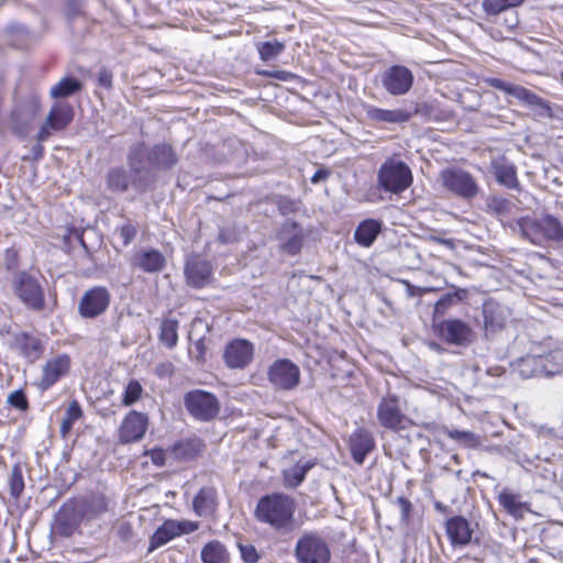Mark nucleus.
I'll use <instances>...</instances> for the list:
<instances>
[{"label": "nucleus", "instance_id": "f257e3e1", "mask_svg": "<svg viewBox=\"0 0 563 563\" xmlns=\"http://www.w3.org/2000/svg\"><path fill=\"white\" fill-rule=\"evenodd\" d=\"M178 162L174 148L161 143L148 148L140 142L132 145L128 153V166L132 173V187L140 191L147 190L155 181L154 170L172 169Z\"/></svg>", "mask_w": 563, "mask_h": 563}, {"label": "nucleus", "instance_id": "f03ea898", "mask_svg": "<svg viewBox=\"0 0 563 563\" xmlns=\"http://www.w3.org/2000/svg\"><path fill=\"white\" fill-rule=\"evenodd\" d=\"M295 511L294 498L286 494L273 493L258 499L254 517L277 532H289L294 527Z\"/></svg>", "mask_w": 563, "mask_h": 563}, {"label": "nucleus", "instance_id": "7ed1b4c3", "mask_svg": "<svg viewBox=\"0 0 563 563\" xmlns=\"http://www.w3.org/2000/svg\"><path fill=\"white\" fill-rule=\"evenodd\" d=\"M517 225L521 238L532 244L543 245L548 241H563V227L552 216H544L541 219L520 218Z\"/></svg>", "mask_w": 563, "mask_h": 563}, {"label": "nucleus", "instance_id": "20e7f679", "mask_svg": "<svg viewBox=\"0 0 563 563\" xmlns=\"http://www.w3.org/2000/svg\"><path fill=\"white\" fill-rule=\"evenodd\" d=\"M13 295L29 309L42 311L45 308V291L40 279L27 271H16L10 279Z\"/></svg>", "mask_w": 563, "mask_h": 563}, {"label": "nucleus", "instance_id": "39448f33", "mask_svg": "<svg viewBox=\"0 0 563 563\" xmlns=\"http://www.w3.org/2000/svg\"><path fill=\"white\" fill-rule=\"evenodd\" d=\"M411 184V170L402 161L389 158L378 169L377 186L386 192L399 195L408 189Z\"/></svg>", "mask_w": 563, "mask_h": 563}, {"label": "nucleus", "instance_id": "423d86ee", "mask_svg": "<svg viewBox=\"0 0 563 563\" xmlns=\"http://www.w3.org/2000/svg\"><path fill=\"white\" fill-rule=\"evenodd\" d=\"M439 183L452 195L472 200L479 192V186L476 178L461 167H448L439 174Z\"/></svg>", "mask_w": 563, "mask_h": 563}, {"label": "nucleus", "instance_id": "0eeeda50", "mask_svg": "<svg viewBox=\"0 0 563 563\" xmlns=\"http://www.w3.org/2000/svg\"><path fill=\"white\" fill-rule=\"evenodd\" d=\"M294 555L298 563H330L331 561L330 547L317 532L302 533L296 542Z\"/></svg>", "mask_w": 563, "mask_h": 563}, {"label": "nucleus", "instance_id": "6e6552de", "mask_svg": "<svg viewBox=\"0 0 563 563\" xmlns=\"http://www.w3.org/2000/svg\"><path fill=\"white\" fill-rule=\"evenodd\" d=\"M188 412L200 421L214 419L220 411V404L214 395L205 390H191L184 397Z\"/></svg>", "mask_w": 563, "mask_h": 563}, {"label": "nucleus", "instance_id": "1a4fd4ad", "mask_svg": "<svg viewBox=\"0 0 563 563\" xmlns=\"http://www.w3.org/2000/svg\"><path fill=\"white\" fill-rule=\"evenodd\" d=\"M438 336L445 343L467 346L475 341L476 334L473 328L465 321L450 318L434 324Z\"/></svg>", "mask_w": 563, "mask_h": 563}, {"label": "nucleus", "instance_id": "9d476101", "mask_svg": "<svg viewBox=\"0 0 563 563\" xmlns=\"http://www.w3.org/2000/svg\"><path fill=\"white\" fill-rule=\"evenodd\" d=\"M86 506L76 500L65 503L55 516L53 532L68 538L78 529L85 518Z\"/></svg>", "mask_w": 563, "mask_h": 563}, {"label": "nucleus", "instance_id": "9b49d317", "mask_svg": "<svg viewBox=\"0 0 563 563\" xmlns=\"http://www.w3.org/2000/svg\"><path fill=\"white\" fill-rule=\"evenodd\" d=\"M271 384L282 390L294 389L300 380V369L290 360L280 358L275 361L267 372Z\"/></svg>", "mask_w": 563, "mask_h": 563}, {"label": "nucleus", "instance_id": "f8f14e48", "mask_svg": "<svg viewBox=\"0 0 563 563\" xmlns=\"http://www.w3.org/2000/svg\"><path fill=\"white\" fill-rule=\"evenodd\" d=\"M74 119L73 107L65 101H55L46 117L44 124L41 126L37 139L40 142L46 141L51 131H62L68 126Z\"/></svg>", "mask_w": 563, "mask_h": 563}, {"label": "nucleus", "instance_id": "ddd939ff", "mask_svg": "<svg viewBox=\"0 0 563 563\" xmlns=\"http://www.w3.org/2000/svg\"><path fill=\"white\" fill-rule=\"evenodd\" d=\"M110 298V292L106 287H92L81 297L78 303V312L85 319L97 318L108 309Z\"/></svg>", "mask_w": 563, "mask_h": 563}, {"label": "nucleus", "instance_id": "4468645a", "mask_svg": "<svg viewBox=\"0 0 563 563\" xmlns=\"http://www.w3.org/2000/svg\"><path fill=\"white\" fill-rule=\"evenodd\" d=\"M413 84L411 70L401 65H394L382 74V85L391 96L407 93Z\"/></svg>", "mask_w": 563, "mask_h": 563}, {"label": "nucleus", "instance_id": "2eb2a0df", "mask_svg": "<svg viewBox=\"0 0 563 563\" xmlns=\"http://www.w3.org/2000/svg\"><path fill=\"white\" fill-rule=\"evenodd\" d=\"M377 420L386 429L398 430L405 428L407 417L395 395H388L380 400L377 407Z\"/></svg>", "mask_w": 563, "mask_h": 563}, {"label": "nucleus", "instance_id": "dca6fc26", "mask_svg": "<svg viewBox=\"0 0 563 563\" xmlns=\"http://www.w3.org/2000/svg\"><path fill=\"white\" fill-rule=\"evenodd\" d=\"M70 357L67 354H57L48 358L42 368L37 386L42 390L51 388L56 382L68 374Z\"/></svg>", "mask_w": 563, "mask_h": 563}, {"label": "nucleus", "instance_id": "f3484780", "mask_svg": "<svg viewBox=\"0 0 563 563\" xmlns=\"http://www.w3.org/2000/svg\"><path fill=\"white\" fill-rule=\"evenodd\" d=\"M148 427V418L145 413L132 410L123 419L119 429L121 443L137 442L143 439Z\"/></svg>", "mask_w": 563, "mask_h": 563}, {"label": "nucleus", "instance_id": "a211bd4d", "mask_svg": "<svg viewBox=\"0 0 563 563\" xmlns=\"http://www.w3.org/2000/svg\"><path fill=\"white\" fill-rule=\"evenodd\" d=\"M130 264L133 269H139L147 274H155L165 268L166 258L158 250L141 249L133 253Z\"/></svg>", "mask_w": 563, "mask_h": 563}, {"label": "nucleus", "instance_id": "6ab92c4d", "mask_svg": "<svg viewBox=\"0 0 563 563\" xmlns=\"http://www.w3.org/2000/svg\"><path fill=\"white\" fill-rule=\"evenodd\" d=\"M185 275L190 286L201 288L211 280L212 265L198 255L190 256L185 265Z\"/></svg>", "mask_w": 563, "mask_h": 563}, {"label": "nucleus", "instance_id": "aec40b11", "mask_svg": "<svg viewBox=\"0 0 563 563\" xmlns=\"http://www.w3.org/2000/svg\"><path fill=\"white\" fill-rule=\"evenodd\" d=\"M223 358L230 368H244L253 358V345L246 340H233L225 346Z\"/></svg>", "mask_w": 563, "mask_h": 563}, {"label": "nucleus", "instance_id": "412c9836", "mask_svg": "<svg viewBox=\"0 0 563 563\" xmlns=\"http://www.w3.org/2000/svg\"><path fill=\"white\" fill-rule=\"evenodd\" d=\"M484 330L486 336L504 329L509 317L508 309L494 300H487L483 305Z\"/></svg>", "mask_w": 563, "mask_h": 563}, {"label": "nucleus", "instance_id": "4be33fe9", "mask_svg": "<svg viewBox=\"0 0 563 563\" xmlns=\"http://www.w3.org/2000/svg\"><path fill=\"white\" fill-rule=\"evenodd\" d=\"M532 366L533 376H553L563 371V353L554 351L544 356H532L525 361Z\"/></svg>", "mask_w": 563, "mask_h": 563}, {"label": "nucleus", "instance_id": "5701e85b", "mask_svg": "<svg viewBox=\"0 0 563 563\" xmlns=\"http://www.w3.org/2000/svg\"><path fill=\"white\" fill-rule=\"evenodd\" d=\"M349 449L353 461L363 464L367 454L375 449V439L368 430L357 428L349 438Z\"/></svg>", "mask_w": 563, "mask_h": 563}, {"label": "nucleus", "instance_id": "b1692460", "mask_svg": "<svg viewBox=\"0 0 563 563\" xmlns=\"http://www.w3.org/2000/svg\"><path fill=\"white\" fill-rule=\"evenodd\" d=\"M366 118L374 123L400 124L410 120L411 113L405 109H382L364 104Z\"/></svg>", "mask_w": 563, "mask_h": 563}, {"label": "nucleus", "instance_id": "393cba45", "mask_svg": "<svg viewBox=\"0 0 563 563\" xmlns=\"http://www.w3.org/2000/svg\"><path fill=\"white\" fill-rule=\"evenodd\" d=\"M446 534L453 547L466 545L472 541L473 529L462 516H454L445 523Z\"/></svg>", "mask_w": 563, "mask_h": 563}, {"label": "nucleus", "instance_id": "a878e982", "mask_svg": "<svg viewBox=\"0 0 563 563\" xmlns=\"http://www.w3.org/2000/svg\"><path fill=\"white\" fill-rule=\"evenodd\" d=\"M492 173L496 181L508 189H520V183L517 177V169L514 164L506 159H496L490 164Z\"/></svg>", "mask_w": 563, "mask_h": 563}, {"label": "nucleus", "instance_id": "bb28decb", "mask_svg": "<svg viewBox=\"0 0 563 563\" xmlns=\"http://www.w3.org/2000/svg\"><path fill=\"white\" fill-rule=\"evenodd\" d=\"M205 448L202 441L198 438L184 439L176 442L169 450L170 459L188 461L195 459Z\"/></svg>", "mask_w": 563, "mask_h": 563}, {"label": "nucleus", "instance_id": "cd10ccee", "mask_svg": "<svg viewBox=\"0 0 563 563\" xmlns=\"http://www.w3.org/2000/svg\"><path fill=\"white\" fill-rule=\"evenodd\" d=\"M192 507L199 517L213 515L218 507L217 490L213 487H202L195 496Z\"/></svg>", "mask_w": 563, "mask_h": 563}, {"label": "nucleus", "instance_id": "c85d7f7f", "mask_svg": "<svg viewBox=\"0 0 563 563\" xmlns=\"http://www.w3.org/2000/svg\"><path fill=\"white\" fill-rule=\"evenodd\" d=\"M452 289L453 291H449L442 295L435 302L433 309V320L439 317H443L450 308L459 305L468 297V290L466 288L452 286Z\"/></svg>", "mask_w": 563, "mask_h": 563}, {"label": "nucleus", "instance_id": "c756f323", "mask_svg": "<svg viewBox=\"0 0 563 563\" xmlns=\"http://www.w3.org/2000/svg\"><path fill=\"white\" fill-rule=\"evenodd\" d=\"M180 534H181V528H180L178 521L166 520L152 536L148 550L153 551V550L166 544L172 539H174Z\"/></svg>", "mask_w": 563, "mask_h": 563}, {"label": "nucleus", "instance_id": "7c9ffc66", "mask_svg": "<svg viewBox=\"0 0 563 563\" xmlns=\"http://www.w3.org/2000/svg\"><path fill=\"white\" fill-rule=\"evenodd\" d=\"M16 343L20 353L31 363L38 360L44 352V345L41 340L27 333L20 334Z\"/></svg>", "mask_w": 563, "mask_h": 563}, {"label": "nucleus", "instance_id": "2f4dec72", "mask_svg": "<svg viewBox=\"0 0 563 563\" xmlns=\"http://www.w3.org/2000/svg\"><path fill=\"white\" fill-rule=\"evenodd\" d=\"M516 93L517 99L525 102L534 112L536 117L545 118L552 115L548 102L532 91L522 87V89L517 90Z\"/></svg>", "mask_w": 563, "mask_h": 563}, {"label": "nucleus", "instance_id": "473e14b6", "mask_svg": "<svg viewBox=\"0 0 563 563\" xmlns=\"http://www.w3.org/2000/svg\"><path fill=\"white\" fill-rule=\"evenodd\" d=\"M380 229L382 224L379 221L374 219L364 220L356 228L354 239L360 245L368 247L376 240Z\"/></svg>", "mask_w": 563, "mask_h": 563}, {"label": "nucleus", "instance_id": "72a5a7b5", "mask_svg": "<svg viewBox=\"0 0 563 563\" xmlns=\"http://www.w3.org/2000/svg\"><path fill=\"white\" fill-rule=\"evenodd\" d=\"M283 232L291 234L282 245V250L290 255H296L302 246L303 233L297 222L286 221L283 224Z\"/></svg>", "mask_w": 563, "mask_h": 563}, {"label": "nucleus", "instance_id": "f704fd0d", "mask_svg": "<svg viewBox=\"0 0 563 563\" xmlns=\"http://www.w3.org/2000/svg\"><path fill=\"white\" fill-rule=\"evenodd\" d=\"M200 556L202 563H229L227 548L218 540H212L205 544Z\"/></svg>", "mask_w": 563, "mask_h": 563}, {"label": "nucleus", "instance_id": "c9c22d12", "mask_svg": "<svg viewBox=\"0 0 563 563\" xmlns=\"http://www.w3.org/2000/svg\"><path fill=\"white\" fill-rule=\"evenodd\" d=\"M81 88L82 85L78 79L65 77L51 88L49 96L58 101V99L67 98L79 92Z\"/></svg>", "mask_w": 563, "mask_h": 563}, {"label": "nucleus", "instance_id": "e433bc0d", "mask_svg": "<svg viewBox=\"0 0 563 563\" xmlns=\"http://www.w3.org/2000/svg\"><path fill=\"white\" fill-rule=\"evenodd\" d=\"M107 184L112 191H125L132 185V173H126L122 167H115L109 170Z\"/></svg>", "mask_w": 563, "mask_h": 563}, {"label": "nucleus", "instance_id": "4c0bfd02", "mask_svg": "<svg viewBox=\"0 0 563 563\" xmlns=\"http://www.w3.org/2000/svg\"><path fill=\"white\" fill-rule=\"evenodd\" d=\"M512 202L498 195H490L486 198V211L496 217H506L510 214Z\"/></svg>", "mask_w": 563, "mask_h": 563}, {"label": "nucleus", "instance_id": "58836bf2", "mask_svg": "<svg viewBox=\"0 0 563 563\" xmlns=\"http://www.w3.org/2000/svg\"><path fill=\"white\" fill-rule=\"evenodd\" d=\"M178 321L175 319H165L161 324L159 340L168 349L176 346L178 341Z\"/></svg>", "mask_w": 563, "mask_h": 563}, {"label": "nucleus", "instance_id": "ea45409f", "mask_svg": "<svg viewBox=\"0 0 563 563\" xmlns=\"http://www.w3.org/2000/svg\"><path fill=\"white\" fill-rule=\"evenodd\" d=\"M86 506L85 518L97 517L108 510V499L104 495H93L89 500L79 501Z\"/></svg>", "mask_w": 563, "mask_h": 563}, {"label": "nucleus", "instance_id": "a19ab883", "mask_svg": "<svg viewBox=\"0 0 563 563\" xmlns=\"http://www.w3.org/2000/svg\"><path fill=\"white\" fill-rule=\"evenodd\" d=\"M525 0H483L482 8L487 15L499 13L520 5Z\"/></svg>", "mask_w": 563, "mask_h": 563}, {"label": "nucleus", "instance_id": "79ce46f5", "mask_svg": "<svg viewBox=\"0 0 563 563\" xmlns=\"http://www.w3.org/2000/svg\"><path fill=\"white\" fill-rule=\"evenodd\" d=\"M311 465L309 463L306 464H296L291 468L284 472V478L286 486L288 487H297L299 486L305 477L308 471L310 470Z\"/></svg>", "mask_w": 563, "mask_h": 563}, {"label": "nucleus", "instance_id": "37998d69", "mask_svg": "<svg viewBox=\"0 0 563 563\" xmlns=\"http://www.w3.org/2000/svg\"><path fill=\"white\" fill-rule=\"evenodd\" d=\"M9 487L11 497L14 499H19L24 490V479L20 464H14L12 466L9 476Z\"/></svg>", "mask_w": 563, "mask_h": 563}, {"label": "nucleus", "instance_id": "c03bdc74", "mask_svg": "<svg viewBox=\"0 0 563 563\" xmlns=\"http://www.w3.org/2000/svg\"><path fill=\"white\" fill-rule=\"evenodd\" d=\"M499 504L512 516H521L523 504L518 500L517 495L503 490L498 496Z\"/></svg>", "mask_w": 563, "mask_h": 563}, {"label": "nucleus", "instance_id": "a18cd8bd", "mask_svg": "<svg viewBox=\"0 0 563 563\" xmlns=\"http://www.w3.org/2000/svg\"><path fill=\"white\" fill-rule=\"evenodd\" d=\"M257 49L261 59L267 62L276 58L279 54H282L283 51L285 49V45L284 43L274 40L260 43Z\"/></svg>", "mask_w": 563, "mask_h": 563}, {"label": "nucleus", "instance_id": "49530a36", "mask_svg": "<svg viewBox=\"0 0 563 563\" xmlns=\"http://www.w3.org/2000/svg\"><path fill=\"white\" fill-rule=\"evenodd\" d=\"M443 433L448 438L470 448L475 446L478 443L476 435L470 431L445 429Z\"/></svg>", "mask_w": 563, "mask_h": 563}, {"label": "nucleus", "instance_id": "de8ad7c7", "mask_svg": "<svg viewBox=\"0 0 563 563\" xmlns=\"http://www.w3.org/2000/svg\"><path fill=\"white\" fill-rule=\"evenodd\" d=\"M143 391L142 385L137 380H131L125 387L122 402L124 406H131L136 402Z\"/></svg>", "mask_w": 563, "mask_h": 563}, {"label": "nucleus", "instance_id": "09e8293b", "mask_svg": "<svg viewBox=\"0 0 563 563\" xmlns=\"http://www.w3.org/2000/svg\"><path fill=\"white\" fill-rule=\"evenodd\" d=\"M277 208L283 216L297 213L300 209L299 201L292 200L287 197H279L276 200Z\"/></svg>", "mask_w": 563, "mask_h": 563}, {"label": "nucleus", "instance_id": "8fccbe9b", "mask_svg": "<svg viewBox=\"0 0 563 563\" xmlns=\"http://www.w3.org/2000/svg\"><path fill=\"white\" fill-rule=\"evenodd\" d=\"M238 548L240 550L242 560L245 563H257L260 560V555L257 553L256 548L251 543H238Z\"/></svg>", "mask_w": 563, "mask_h": 563}, {"label": "nucleus", "instance_id": "3c124183", "mask_svg": "<svg viewBox=\"0 0 563 563\" xmlns=\"http://www.w3.org/2000/svg\"><path fill=\"white\" fill-rule=\"evenodd\" d=\"M487 84L498 90L505 91L506 93L517 98V90H521L522 86L508 84L499 78H489Z\"/></svg>", "mask_w": 563, "mask_h": 563}, {"label": "nucleus", "instance_id": "603ef678", "mask_svg": "<svg viewBox=\"0 0 563 563\" xmlns=\"http://www.w3.org/2000/svg\"><path fill=\"white\" fill-rule=\"evenodd\" d=\"M8 402L20 410H25L29 407V402L25 394L22 390H15L8 397Z\"/></svg>", "mask_w": 563, "mask_h": 563}, {"label": "nucleus", "instance_id": "864d4df0", "mask_svg": "<svg viewBox=\"0 0 563 563\" xmlns=\"http://www.w3.org/2000/svg\"><path fill=\"white\" fill-rule=\"evenodd\" d=\"M137 229L132 223H125L119 229L120 238L123 241V245H129L135 238Z\"/></svg>", "mask_w": 563, "mask_h": 563}, {"label": "nucleus", "instance_id": "5fc2aeb1", "mask_svg": "<svg viewBox=\"0 0 563 563\" xmlns=\"http://www.w3.org/2000/svg\"><path fill=\"white\" fill-rule=\"evenodd\" d=\"M152 463L156 466H163L167 457H169L168 451H164L162 449H153L146 453Z\"/></svg>", "mask_w": 563, "mask_h": 563}, {"label": "nucleus", "instance_id": "6e6d98bb", "mask_svg": "<svg viewBox=\"0 0 563 563\" xmlns=\"http://www.w3.org/2000/svg\"><path fill=\"white\" fill-rule=\"evenodd\" d=\"M113 74L107 68H101L98 71L97 80L98 85L110 90L112 88Z\"/></svg>", "mask_w": 563, "mask_h": 563}, {"label": "nucleus", "instance_id": "4d7b16f0", "mask_svg": "<svg viewBox=\"0 0 563 563\" xmlns=\"http://www.w3.org/2000/svg\"><path fill=\"white\" fill-rule=\"evenodd\" d=\"M117 536L124 542L130 541L133 537L132 526L126 522H120L115 528Z\"/></svg>", "mask_w": 563, "mask_h": 563}, {"label": "nucleus", "instance_id": "13d9d810", "mask_svg": "<svg viewBox=\"0 0 563 563\" xmlns=\"http://www.w3.org/2000/svg\"><path fill=\"white\" fill-rule=\"evenodd\" d=\"M81 416H82V410H81V407L78 404V401H76V400L71 401L67 407L65 419L74 423Z\"/></svg>", "mask_w": 563, "mask_h": 563}, {"label": "nucleus", "instance_id": "bf43d9fd", "mask_svg": "<svg viewBox=\"0 0 563 563\" xmlns=\"http://www.w3.org/2000/svg\"><path fill=\"white\" fill-rule=\"evenodd\" d=\"M44 147L37 139V143L31 147L30 154L23 156V161H40L43 157Z\"/></svg>", "mask_w": 563, "mask_h": 563}, {"label": "nucleus", "instance_id": "052dcab7", "mask_svg": "<svg viewBox=\"0 0 563 563\" xmlns=\"http://www.w3.org/2000/svg\"><path fill=\"white\" fill-rule=\"evenodd\" d=\"M405 284H406V287H407V294L410 297H420V296H423L427 292L435 291L437 290L435 288H432V287H428V288L417 287V286L410 284L409 282H405Z\"/></svg>", "mask_w": 563, "mask_h": 563}, {"label": "nucleus", "instance_id": "680f3d73", "mask_svg": "<svg viewBox=\"0 0 563 563\" xmlns=\"http://www.w3.org/2000/svg\"><path fill=\"white\" fill-rule=\"evenodd\" d=\"M205 343L202 339H199L194 344V347L189 350V353L194 355L197 362H202L205 358Z\"/></svg>", "mask_w": 563, "mask_h": 563}, {"label": "nucleus", "instance_id": "e2e57ef3", "mask_svg": "<svg viewBox=\"0 0 563 563\" xmlns=\"http://www.w3.org/2000/svg\"><path fill=\"white\" fill-rule=\"evenodd\" d=\"M397 503L400 507L401 520L407 521L409 518L410 510H411V503L408 499H406L405 497H399L397 499Z\"/></svg>", "mask_w": 563, "mask_h": 563}, {"label": "nucleus", "instance_id": "0e129e2a", "mask_svg": "<svg viewBox=\"0 0 563 563\" xmlns=\"http://www.w3.org/2000/svg\"><path fill=\"white\" fill-rule=\"evenodd\" d=\"M80 7H81V3L79 0H68L67 7H66L68 15L75 16V15L79 14Z\"/></svg>", "mask_w": 563, "mask_h": 563}, {"label": "nucleus", "instance_id": "69168bd1", "mask_svg": "<svg viewBox=\"0 0 563 563\" xmlns=\"http://www.w3.org/2000/svg\"><path fill=\"white\" fill-rule=\"evenodd\" d=\"M178 523L181 528V534L194 532L199 528V523L195 521H180Z\"/></svg>", "mask_w": 563, "mask_h": 563}, {"label": "nucleus", "instance_id": "338daca9", "mask_svg": "<svg viewBox=\"0 0 563 563\" xmlns=\"http://www.w3.org/2000/svg\"><path fill=\"white\" fill-rule=\"evenodd\" d=\"M330 176V172L328 169H318L311 177L312 184H318L322 180H325Z\"/></svg>", "mask_w": 563, "mask_h": 563}, {"label": "nucleus", "instance_id": "774afa93", "mask_svg": "<svg viewBox=\"0 0 563 563\" xmlns=\"http://www.w3.org/2000/svg\"><path fill=\"white\" fill-rule=\"evenodd\" d=\"M505 24L508 29H515L519 24V19L517 14H514L507 19H505Z\"/></svg>", "mask_w": 563, "mask_h": 563}]
</instances>
